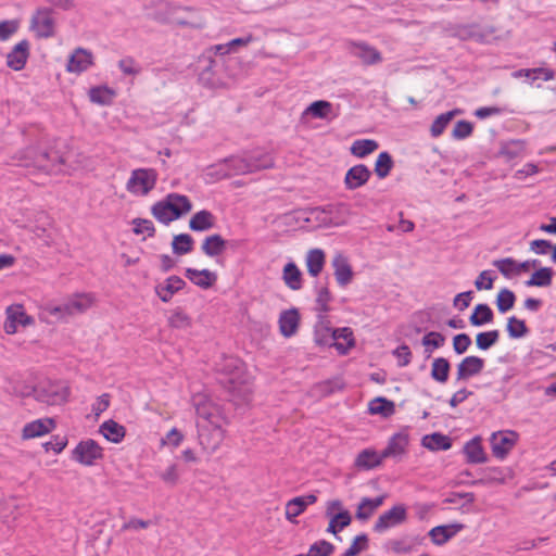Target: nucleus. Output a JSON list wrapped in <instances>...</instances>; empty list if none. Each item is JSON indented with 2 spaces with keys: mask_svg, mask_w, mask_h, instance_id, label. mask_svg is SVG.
Segmentation results:
<instances>
[{
  "mask_svg": "<svg viewBox=\"0 0 556 556\" xmlns=\"http://www.w3.org/2000/svg\"><path fill=\"white\" fill-rule=\"evenodd\" d=\"M192 210V203L187 195L168 193L163 200L157 201L151 207L153 217L164 225L179 219Z\"/></svg>",
  "mask_w": 556,
  "mask_h": 556,
  "instance_id": "1",
  "label": "nucleus"
},
{
  "mask_svg": "<svg viewBox=\"0 0 556 556\" xmlns=\"http://www.w3.org/2000/svg\"><path fill=\"white\" fill-rule=\"evenodd\" d=\"M25 166H34L48 174L58 173L59 166L65 163V157L54 149L38 150L37 148H29L26 151Z\"/></svg>",
  "mask_w": 556,
  "mask_h": 556,
  "instance_id": "2",
  "label": "nucleus"
},
{
  "mask_svg": "<svg viewBox=\"0 0 556 556\" xmlns=\"http://www.w3.org/2000/svg\"><path fill=\"white\" fill-rule=\"evenodd\" d=\"M157 181V172L153 168H137L131 172L126 188L131 193L140 192L147 195L154 189Z\"/></svg>",
  "mask_w": 556,
  "mask_h": 556,
  "instance_id": "3",
  "label": "nucleus"
},
{
  "mask_svg": "<svg viewBox=\"0 0 556 556\" xmlns=\"http://www.w3.org/2000/svg\"><path fill=\"white\" fill-rule=\"evenodd\" d=\"M407 518L408 515L406 506L404 504H396L378 517L372 530L377 533H382L388 529L403 525L406 522Z\"/></svg>",
  "mask_w": 556,
  "mask_h": 556,
  "instance_id": "4",
  "label": "nucleus"
},
{
  "mask_svg": "<svg viewBox=\"0 0 556 556\" xmlns=\"http://www.w3.org/2000/svg\"><path fill=\"white\" fill-rule=\"evenodd\" d=\"M72 458L85 466H91L103 458V448L92 439L80 441L72 452Z\"/></svg>",
  "mask_w": 556,
  "mask_h": 556,
  "instance_id": "5",
  "label": "nucleus"
},
{
  "mask_svg": "<svg viewBox=\"0 0 556 556\" xmlns=\"http://www.w3.org/2000/svg\"><path fill=\"white\" fill-rule=\"evenodd\" d=\"M53 10L48 7H41L36 10L30 20V26L39 38H51L54 36Z\"/></svg>",
  "mask_w": 556,
  "mask_h": 556,
  "instance_id": "6",
  "label": "nucleus"
},
{
  "mask_svg": "<svg viewBox=\"0 0 556 556\" xmlns=\"http://www.w3.org/2000/svg\"><path fill=\"white\" fill-rule=\"evenodd\" d=\"M198 439L200 445L208 453L215 452L225 438V431L219 425L206 426L199 424Z\"/></svg>",
  "mask_w": 556,
  "mask_h": 556,
  "instance_id": "7",
  "label": "nucleus"
},
{
  "mask_svg": "<svg viewBox=\"0 0 556 556\" xmlns=\"http://www.w3.org/2000/svg\"><path fill=\"white\" fill-rule=\"evenodd\" d=\"M519 434L516 431L494 432L490 443L493 455L498 459H505L518 441Z\"/></svg>",
  "mask_w": 556,
  "mask_h": 556,
  "instance_id": "8",
  "label": "nucleus"
},
{
  "mask_svg": "<svg viewBox=\"0 0 556 556\" xmlns=\"http://www.w3.org/2000/svg\"><path fill=\"white\" fill-rule=\"evenodd\" d=\"M495 30V27L492 25L482 27L479 24L472 23L457 26L456 35L462 40L473 39L479 43H486Z\"/></svg>",
  "mask_w": 556,
  "mask_h": 556,
  "instance_id": "9",
  "label": "nucleus"
},
{
  "mask_svg": "<svg viewBox=\"0 0 556 556\" xmlns=\"http://www.w3.org/2000/svg\"><path fill=\"white\" fill-rule=\"evenodd\" d=\"M350 53L359 59L363 65L369 66L382 62V55L379 50L364 41H351L349 43Z\"/></svg>",
  "mask_w": 556,
  "mask_h": 556,
  "instance_id": "10",
  "label": "nucleus"
},
{
  "mask_svg": "<svg viewBox=\"0 0 556 556\" xmlns=\"http://www.w3.org/2000/svg\"><path fill=\"white\" fill-rule=\"evenodd\" d=\"M37 397L49 405H60L67 401L68 388L62 384L40 386L35 389Z\"/></svg>",
  "mask_w": 556,
  "mask_h": 556,
  "instance_id": "11",
  "label": "nucleus"
},
{
  "mask_svg": "<svg viewBox=\"0 0 556 556\" xmlns=\"http://www.w3.org/2000/svg\"><path fill=\"white\" fill-rule=\"evenodd\" d=\"M485 366L483 358L470 355L464 357L456 367V381H467L482 372Z\"/></svg>",
  "mask_w": 556,
  "mask_h": 556,
  "instance_id": "12",
  "label": "nucleus"
},
{
  "mask_svg": "<svg viewBox=\"0 0 556 556\" xmlns=\"http://www.w3.org/2000/svg\"><path fill=\"white\" fill-rule=\"evenodd\" d=\"M5 313L7 319L3 328L8 334L15 333L18 325L25 327L34 324V318L25 313L22 305H10Z\"/></svg>",
  "mask_w": 556,
  "mask_h": 556,
  "instance_id": "13",
  "label": "nucleus"
},
{
  "mask_svg": "<svg viewBox=\"0 0 556 556\" xmlns=\"http://www.w3.org/2000/svg\"><path fill=\"white\" fill-rule=\"evenodd\" d=\"M206 65L202 68L199 74V81L203 87L215 89L223 85L220 77V70L223 64L218 60L207 58Z\"/></svg>",
  "mask_w": 556,
  "mask_h": 556,
  "instance_id": "14",
  "label": "nucleus"
},
{
  "mask_svg": "<svg viewBox=\"0 0 556 556\" xmlns=\"http://www.w3.org/2000/svg\"><path fill=\"white\" fill-rule=\"evenodd\" d=\"M30 55V45L27 39L17 42L7 54V66L13 71H22Z\"/></svg>",
  "mask_w": 556,
  "mask_h": 556,
  "instance_id": "15",
  "label": "nucleus"
},
{
  "mask_svg": "<svg viewBox=\"0 0 556 556\" xmlns=\"http://www.w3.org/2000/svg\"><path fill=\"white\" fill-rule=\"evenodd\" d=\"M371 177V170L365 164L350 167L344 176V187L353 191L365 186Z\"/></svg>",
  "mask_w": 556,
  "mask_h": 556,
  "instance_id": "16",
  "label": "nucleus"
},
{
  "mask_svg": "<svg viewBox=\"0 0 556 556\" xmlns=\"http://www.w3.org/2000/svg\"><path fill=\"white\" fill-rule=\"evenodd\" d=\"M93 64V55L91 51L84 48H77L70 55L66 71L70 73L81 74Z\"/></svg>",
  "mask_w": 556,
  "mask_h": 556,
  "instance_id": "17",
  "label": "nucleus"
},
{
  "mask_svg": "<svg viewBox=\"0 0 556 556\" xmlns=\"http://www.w3.org/2000/svg\"><path fill=\"white\" fill-rule=\"evenodd\" d=\"M331 265L334 269L333 275L338 285L341 288L349 286L354 278V271L349 263V260L341 253H338L333 256Z\"/></svg>",
  "mask_w": 556,
  "mask_h": 556,
  "instance_id": "18",
  "label": "nucleus"
},
{
  "mask_svg": "<svg viewBox=\"0 0 556 556\" xmlns=\"http://www.w3.org/2000/svg\"><path fill=\"white\" fill-rule=\"evenodd\" d=\"M300 312L295 307H291L289 309H285L280 313L278 324L280 333L285 338H291L294 336L300 326Z\"/></svg>",
  "mask_w": 556,
  "mask_h": 556,
  "instance_id": "19",
  "label": "nucleus"
},
{
  "mask_svg": "<svg viewBox=\"0 0 556 556\" xmlns=\"http://www.w3.org/2000/svg\"><path fill=\"white\" fill-rule=\"evenodd\" d=\"M465 528V525L459 522H454L450 525H440L432 528L428 535L430 536L433 544L441 546L448 542L453 536H455L459 531Z\"/></svg>",
  "mask_w": 556,
  "mask_h": 556,
  "instance_id": "20",
  "label": "nucleus"
},
{
  "mask_svg": "<svg viewBox=\"0 0 556 556\" xmlns=\"http://www.w3.org/2000/svg\"><path fill=\"white\" fill-rule=\"evenodd\" d=\"M186 287V281L179 276L173 275L165 279L163 283L155 286L154 290L160 300L167 303L173 295Z\"/></svg>",
  "mask_w": 556,
  "mask_h": 556,
  "instance_id": "21",
  "label": "nucleus"
},
{
  "mask_svg": "<svg viewBox=\"0 0 556 556\" xmlns=\"http://www.w3.org/2000/svg\"><path fill=\"white\" fill-rule=\"evenodd\" d=\"M332 344L340 355H346L355 346V338L350 327L332 329Z\"/></svg>",
  "mask_w": 556,
  "mask_h": 556,
  "instance_id": "22",
  "label": "nucleus"
},
{
  "mask_svg": "<svg viewBox=\"0 0 556 556\" xmlns=\"http://www.w3.org/2000/svg\"><path fill=\"white\" fill-rule=\"evenodd\" d=\"M306 216L303 217L304 222L315 220L318 226L323 227H338L344 225L343 218L328 217L325 212V206L309 207L303 212Z\"/></svg>",
  "mask_w": 556,
  "mask_h": 556,
  "instance_id": "23",
  "label": "nucleus"
},
{
  "mask_svg": "<svg viewBox=\"0 0 556 556\" xmlns=\"http://www.w3.org/2000/svg\"><path fill=\"white\" fill-rule=\"evenodd\" d=\"M409 442V435L407 432L400 431L394 433L388 442L387 447L381 452L382 457H399L406 453V447Z\"/></svg>",
  "mask_w": 556,
  "mask_h": 556,
  "instance_id": "24",
  "label": "nucleus"
},
{
  "mask_svg": "<svg viewBox=\"0 0 556 556\" xmlns=\"http://www.w3.org/2000/svg\"><path fill=\"white\" fill-rule=\"evenodd\" d=\"M314 341L318 346H333L332 328L327 315H318V320L314 327Z\"/></svg>",
  "mask_w": 556,
  "mask_h": 556,
  "instance_id": "25",
  "label": "nucleus"
},
{
  "mask_svg": "<svg viewBox=\"0 0 556 556\" xmlns=\"http://www.w3.org/2000/svg\"><path fill=\"white\" fill-rule=\"evenodd\" d=\"M185 276L195 286L206 290L212 288L217 281V275L208 269L187 268Z\"/></svg>",
  "mask_w": 556,
  "mask_h": 556,
  "instance_id": "26",
  "label": "nucleus"
},
{
  "mask_svg": "<svg viewBox=\"0 0 556 556\" xmlns=\"http://www.w3.org/2000/svg\"><path fill=\"white\" fill-rule=\"evenodd\" d=\"M55 428V421L52 418L37 419L28 422L23 428V438L33 439L45 435Z\"/></svg>",
  "mask_w": 556,
  "mask_h": 556,
  "instance_id": "27",
  "label": "nucleus"
},
{
  "mask_svg": "<svg viewBox=\"0 0 556 556\" xmlns=\"http://www.w3.org/2000/svg\"><path fill=\"white\" fill-rule=\"evenodd\" d=\"M316 501L317 496L315 494L296 496L290 500L286 505V518L293 522L295 517L300 516L308 505L316 503Z\"/></svg>",
  "mask_w": 556,
  "mask_h": 556,
  "instance_id": "28",
  "label": "nucleus"
},
{
  "mask_svg": "<svg viewBox=\"0 0 556 556\" xmlns=\"http://www.w3.org/2000/svg\"><path fill=\"white\" fill-rule=\"evenodd\" d=\"M463 451L468 464H484L488 462L480 437H475L466 442Z\"/></svg>",
  "mask_w": 556,
  "mask_h": 556,
  "instance_id": "29",
  "label": "nucleus"
},
{
  "mask_svg": "<svg viewBox=\"0 0 556 556\" xmlns=\"http://www.w3.org/2000/svg\"><path fill=\"white\" fill-rule=\"evenodd\" d=\"M383 459L382 453L379 455L372 448H365L357 454L354 466L362 470H370L380 466Z\"/></svg>",
  "mask_w": 556,
  "mask_h": 556,
  "instance_id": "30",
  "label": "nucleus"
},
{
  "mask_svg": "<svg viewBox=\"0 0 556 556\" xmlns=\"http://www.w3.org/2000/svg\"><path fill=\"white\" fill-rule=\"evenodd\" d=\"M229 244L219 233L207 236L201 245L202 252L210 257L219 256Z\"/></svg>",
  "mask_w": 556,
  "mask_h": 556,
  "instance_id": "31",
  "label": "nucleus"
},
{
  "mask_svg": "<svg viewBox=\"0 0 556 556\" xmlns=\"http://www.w3.org/2000/svg\"><path fill=\"white\" fill-rule=\"evenodd\" d=\"M384 500V494L375 498L363 497L357 505L355 518L362 521L368 520L374 511L383 504Z\"/></svg>",
  "mask_w": 556,
  "mask_h": 556,
  "instance_id": "32",
  "label": "nucleus"
},
{
  "mask_svg": "<svg viewBox=\"0 0 556 556\" xmlns=\"http://www.w3.org/2000/svg\"><path fill=\"white\" fill-rule=\"evenodd\" d=\"M305 263L308 275L316 278L325 267L326 254L321 249H311L306 254Z\"/></svg>",
  "mask_w": 556,
  "mask_h": 556,
  "instance_id": "33",
  "label": "nucleus"
},
{
  "mask_svg": "<svg viewBox=\"0 0 556 556\" xmlns=\"http://www.w3.org/2000/svg\"><path fill=\"white\" fill-rule=\"evenodd\" d=\"M215 226V216L211 211L201 210L192 215L189 220V228L192 231H206Z\"/></svg>",
  "mask_w": 556,
  "mask_h": 556,
  "instance_id": "34",
  "label": "nucleus"
},
{
  "mask_svg": "<svg viewBox=\"0 0 556 556\" xmlns=\"http://www.w3.org/2000/svg\"><path fill=\"white\" fill-rule=\"evenodd\" d=\"M421 444L429 451H447L452 447V439L441 432L426 434L421 439Z\"/></svg>",
  "mask_w": 556,
  "mask_h": 556,
  "instance_id": "35",
  "label": "nucleus"
},
{
  "mask_svg": "<svg viewBox=\"0 0 556 556\" xmlns=\"http://www.w3.org/2000/svg\"><path fill=\"white\" fill-rule=\"evenodd\" d=\"M368 413L370 415H379L383 418H389L395 413V404L387 397L377 396L369 402Z\"/></svg>",
  "mask_w": 556,
  "mask_h": 556,
  "instance_id": "36",
  "label": "nucleus"
},
{
  "mask_svg": "<svg viewBox=\"0 0 556 556\" xmlns=\"http://www.w3.org/2000/svg\"><path fill=\"white\" fill-rule=\"evenodd\" d=\"M494 320V313L486 303H479L475 306L469 316V323L473 327H481Z\"/></svg>",
  "mask_w": 556,
  "mask_h": 556,
  "instance_id": "37",
  "label": "nucleus"
},
{
  "mask_svg": "<svg viewBox=\"0 0 556 556\" xmlns=\"http://www.w3.org/2000/svg\"><path fill=\"white\" fill-rule=\"evenodd\" d=\"M100 432L108 441L112 443H121L126 435L125 427L113 419L104 421L100 426Z\"/></svg>",
  "mask_w": 556,
  "mask_h": 556,
  "instance_id": "38",
  "label": "nucleus"
},
{
  "mask_svg": "<svg viewBox=\"0 0 556 556\" xmlns=\"http://www.w3.org/2000/svg\"><path fill=\"white\" fill-rule=\"evenodd\" d=\"M555 271L552 267H539L536 268L531 277L525 281L527 287H539L544 288L552 285Z\"/></svg>",
  "mask_w": 556,
  "mask_h": 556,
  "instance_id": "39",
  "label": "nucleus"
},
{
  "mask_svg": "<svg viewBox=\"0 0 556 556\" xmlns=\"http://www.w3.org/2000/svg\"><path fill=\"white\" fill-rule=\"evenodd\" d=\"M91 305L90 296L86 294L76 295L74 299L70 300L67 303L62 306H56L53 309V313H62L65 312L67 314L81 313L86 311Z\"/></svg>",
  "mask_w": 556,
  "mask_h": 556,
  "instance_id": "40",
  "label": "nucleus"
},
{
  "mask_svg": "<svg viewBox=\"0 0 556 556\" xmlns=\"http://www.w3.org/2000/svg\"><path fill=\"white\" fill-rule=\"evenodd\" d=\"M302 271L294 262H289L282 269V279L288 288L298 291L302 288Z\"/></svg>",
  "mask_w": 556,
  "mask_h": 556,
  "instance_id": "41",
  "label": "nucleus"
},
{
  "mask_svg": "<svg viewBox=\"0 0 556 556\" xmlns=\"http://www.w3.org/2000/svg\"><path fill=\"white\" fill-rule=\"evenodd\" d=\"M329 523L326 529L328 533L336 535L338 539V533L341 532L344 528L349 527L352 522V516L348 509H342L334 515L328 516Z\"/></svg>",
  "mask_w": 556,
  "mask_h": 556,
  "instance_id": "42",
  "label": "nucleus"
},
{
  "mask_svg": "<svg viewBox=\"0 0 556 556\" xmlns=\"http://www.w3.org/2000/svg\"><path fill=\"white\" fill-rule=\"evenodd\" d=\"M451 363L445 357H437L432 361L430 376L438 383H446L450 377Z\"/></svg>",
  "mask_w": 556,
  "mask_h": 556,
  "instance_id": "43",
  "label": "nucleus"
},
{
  "mask_svg": "<svg viewBox=\"0 0 556 556\" xmlns=\"http://www.w3.org/2000/svg\"><path fill=\"white\" fill-rule=\"evenodd\" d=\"M394 166L392 155L388 151H382L378 154L374 172L379 179H384L389 176Z\"/></svg>",
  "mask_w": 556,
  "mask_h": 556,
  "instance_id": "44",
  "label": "nucleus"
},
{
  "mask_svg": "<svg viewBox=\"0 0 556 556\" xmlns=\"http://www.w3.org/2000/svg\"><path fill=\"white\" fill-rule=\"evenodd\" d=\"M379 148V143L374 139H358L352 143L351 153L359 159H364Z\"/></svg>",
  "mask_w": 556,
  "mask_h": 556,
  "instance_id": "45",
  "label": "nucleus"
},
{
  "mask_svg": "<svg viewBox=\"0 0 556 556\" xmlns=\"http://www.w3.org/2000/svg\"><path fill=\"white\" fill-rule=\"evenodd\" d=\"M194 240L189 233H179L173 237L172 250L176 255H185L192 252Z\"/></svg>",
  "mask_w": 556,
  "mask_h": 556,
  "instance_id": "46",
  "label": "nucleus"
},
{
  "mask_svg": "<svg viewBox=\"0 0 556 556\" xmlns=\"http://www.w3.org/2000/svg\"><path fill=\"white\" fill-rule=\"evenodd\" d=\"M506 331L510 339H520L528 336L530 329L523 319H519L516 316H510L507 318Z\"/></svg>",
  "mask_w": 556,
  "mask_h": 556,
  "instance_id": "47",
  "label": "nucleus"
},
{
  "mask_svg": "<svg viewBox=\"0 0 556 556\" xmlns=\"http://www.w3.org/2000/svg\"><path fill=\"white\" fill-rule=\"evenodd\" d=\"M500 331L497 329L482 331L476 334L475 343L478 350L488 351L494 346L500 340Z\"/></svg>",
  "mask_w": 556,
  "mask_h": 556,
  "instance_id": "48",
  "label": "nucleus"
},
{
  "mask_svg": "<svg viewBox=\"0 0 556 556\" xmlns=\"http://www.w3.org/2000/svg\"><path fill=\"white\" fill-rule=\"evenodd\" d=\"M247 156L249 165L251 166V173L274 166V160L269 153L253 152Z\"/></svg>",
  "mask_w": 556,
  "mask_h": 556,
  "instance_id": "49",
  "label": "nucleus"
},
{
  "mask_svg": "<svg viewBox=\"0 0 556 556\" xmlns=\"http://www.w3.org/2000/svg\"><path fill=\"white\" fill-rule=\"evenodd\" d=\"M115 96L114 90L108 86H96L90 88L89 98L90 101L100 105H109Z\"/></svg>",
  "mask_w": 556,
  "mask_h": 556,
  "instance_id": "50",
  "label": "nucleus"
},
{
  "mask_svg": "<svg viewBox=\"0 0 556 556\" xmlns=\"http://www.w3.org/2000/svg\"><path fill=\"white\" fill-rule=\"evenodd\" d=\"M516 300V294L511 290L507 288L501 289L495 299L497 311L501 314L507 313L515 306Z\"/></svg>",
  "mask_w": 556,
  "mask_h": 556,
  "instance_id": "51",
  "label": "nucleus"
},
{
  "mask_svg": "<svg viewBox=\"0 0 556 556\" xmlns=\"http://www.w3.org/2000/svg\"><path fill=\"white\" fill-rule=\"evenodd\" d=\"M332 112V104L329 101L326 100H317L312 102L306 110L304 111V114H308L313 116L314 118H328L329 115Z\"/></svg>",
  "mask_w": 556,
  "mask_h": 556,
  "instance_id": "52",
  "label": "nucleus"
},
{
  "mask_svg": "<svg viewBox=\"0 0 556 556\" xmlns=\"http://www.w3.org/2000/svg\"><path fill=\"white\" fill-rule=\"evenodd\" d=\"M227 165L228 169L235 175H244L251 173V166L248 162V156H229L222 161Z\"/></svg>",
  "mask_w": 556,
  "mask_h": 556,
  "instance_id": "53",
  "label": "nucleus"
},
{
  "mask_svg": "<svg viewBox=\"0 0 556 556\" xmlns=\"http://www.w3.org/2000/svg\"><path fill=\"white\" fill-rule=\"evenodd\" d=\"M525 149L526 142L523 140H510L502 143L500 154L511 161L520 156Z\"/></svg>",
  "mask_w": 556,
  "mask_h": 556,
  "instance_id": "54",
  "label": "nucleus"
},
{
  "mask_svg": "<svg viewBox=\"0 0 556 556\" xmlns=\"http://www.w3.org/2000/svg\"><path fill=\"white\" fill-rule=\"evenodd\" d=\"M445 343V337L441 332L430 331L421 339V344L425 346L426 357L431 356L433 349H439Z\"/></svg>",
  "mask_w": 556,
  "mask_h": 556,
  "instance_id": "55",
  "label": "nucleus"
},
{
  "mask_svg": "<svg viewBox=\"0 0 556 556\" xmlns=\"http://www.w3.org/2000/svg\"><path fill=\"white\" fill-rule=\"evenodd\" d=\"M459 111L458 110H453V111H448V112H445L443 114H440L432 123L431 125V128H430V132H431V136L437 138L439 137L440 135L443 134V131L445 130L446 126L450 124V122L453 119V117L458 113Z\"/></svg>",
  "mask_w": 556,
  "mask_h": 556,
  "instance_id": "56",
  "label": "nucleus"
},
{
  "mask_svg": "<svg viewBox=\"0 0 556 556\" xmlns=\"http://www.w3.org/2000/svg\"><path fill=\"white\" fill-rule=\"evenodd\" d=\"M492 265L498 269V271L505 278H511L513 275H517V261L513 257H505L500 260H494Z\"/></svg>",
  "mask_w": 556,
  "mask_h": 556,
  "instance_id": "57",
  "label": "nucleus"
},
{
  "mask_svg": "<svg viewBox=\"0 0 556 556\" xmlns=\"http://www.w3.org/2000/svg\"><path fill=\"white\" fill-rule=\"evenodd\" d=\"M168 325L175 329H187L191 326V317L181 308H176L168 317Z\"/></svg>",
  "mask_w": 556,
  "mask_h": 556,
  "instance_id": "58",
  "label": "nucleus"
},
{
  "mask_svg": "<svg viewBox=\"0 0 556 556\" xmlns=\"http://www.w3.org/2000/svg\"><path fill=\"white\" fill-rule=\"evenodd\" d=\"M368 542L369 539L366 533L356 535L350 547L341 556H357L359 553L368 548Z\"/></svg>",
  "mask_w": 556,
  "mask_h": 556,
  "instance_id": "59",
  "label": "nucleus"
},
{
  "mask_svg": "<svg viewBox=\"0 0 556 556\" xmlns=\"http://www.w3.org/2000/svg\"><path fill=\"white\" fill-rule=\"evenodd\" d=\"M336 547L332 543L326 540H319L309 546L308 553L311 556H331Z\"/></svg>",
  "mask_w": 556,
  "mask_h": 556,
  "instance_id": "60",
  "label": "nucleus"
},
{
  "mask_svg": "<svg viewBox=\"0 0 556 556\" xmlns=\"http://www.w3.org/2000/svg\"><path fill=\"white\" fill-rule=\"evenodd\" d=\"M525 73L526 77L531 78L532 80L542 78L543 80L547 81L555 77V72L551 68L546 67H536L531 70H521L518 74L522 75Z\"/></svg>",
  "mask_w": 556,
  "mask_h": 556,
  "instance_id": "61",
  "label": "nucleus"
},
{
  "mask_svg": "<svg viewBox=\"0 0 556 556\" xmlns=\"http://www.w3.org/2000/svg\"><path fill=\"white\" fill-rule=\"evenodd\" d=\"M473 131V125L472 123L466 121V119H460V121H457L454 128H453V131H452V137L456 140H462V139H465L467 137H469Z\"/></svg>",
  "mask_w": 556,
  "mask_h": 556,
  "instance_id": "62",
  "label": "nucleus"
},
{
  "mask_svg": "<svg viewBox=\"0 0 556 556\" xmlns=\"http://www.w3.org/2000/svg\"><path fill=\"white\" fill-rule=\"evenodd\" d=\"M132 231L136 235L147 233L148 237H154L155 235V227L153 223L150 219L144 218H135L132 219Z\"/></svg>",
  "mask_w": 556,
  "mask_h": 556,
  "instance_id": "63",
  "label": "nucleus"
},
{
  "mask_svg": "<svg viewBox=\"0 0 556 556\" xmlns=\"http://www.w3.org/2000/svg\"><path fill=\"white\" fill-rule=\"evenodd\" d=\"M471 343V338L467 333H458L453 337V350L457 355L466 353Z\"/></svg>",
  "mask_w": 556,
  "mask_h": 556,
  "instance_id": "64",
  "label": "nucleus"
}]
</instances>
